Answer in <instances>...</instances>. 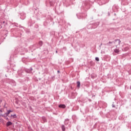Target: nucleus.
<instances>
[{
    "mask_svg": "<svg viewBox=\"0 0 131 131\" xmlns=\"http://www.w3.org/2000/svg\"><path fill=\"white\" fill-rule=\"evenodd\" d=\"M43 119L44 121H46V120H45V117H43Z\"/></svg>",
    "mask_w": 131,
    "mask_h": 131,
    "instance_id": "16",
    "label": "nucleus"
},
{
    "mask_svg": "<svg viewBox=\"0 0 131 131\" xmlns=\"http://www.w3.org/2000/svg\"><path fill=\"white\" fill-rule=\"evenodd\" d=\"M128 47H126L124 48L123 51H128Z\"/></svg>",
    "mask_w": 131,
    "mask_h": 131,
    "instance_id": "11",
    "label": "nucleus"
},
{
    "mask_svg": "<svg viewBox=\"0 0 131 131\" xmlns=\"http://www.w3.org/2000/svg\"><path fill=\"white\" fill-rule=\"evenodd\" d=\"M1 122H4V120L3 119H0Z\"/></svg>",
    "mask_w": 131,
    "mask_h": 131,
    "instance_id": "15",
    "label": "nucleus"
},
{
    "mask_svg": "<svg viewBox=\"0 0 131 131\" xmlns=\"http://www.w3.org/2000/svg\"><path fill=\"white\" fill-rule=\"evenodd\" d=\"M7 116H5V117H4V118H5V119H6V120H9V118H8Z\"/></svg>",
    "mask_w": 131,
    "mask_h": 131,
    "instance_id": "13",
    "label": "nucleus"
},
{
    "mask_svg": "<svg viewBox=\"0 0 131 131\" xmlns=\"http://www.w3.org/2000/svg\"><path fill=\"white\" fill-rule=\"evenodd\" d=\"M113 107H115L114 105H113Z\"/></svg>",
    "mask_w": 131,
    "mask_h": 131,
    "instance_id": "19",
    "label": "nucleus"
},
{
    "mask_svg": "<svg viewBox=\"0 0 131 131\" xmlns=\"http://www.w3.org/2000/svg\"><path fill=\"white\" fill-rule=\"evenodd\" d=\"M39 46H42V41H40L39 42Z\"/></svg>",
    "mask_w": 131,
    "mask_h": 131,
    "instance_id": "12",
    "label": "nucleus"
},
{
    "mask_svg": "<svg viewBox=\"0 0 131 131\" xmlns=\"http://www.w3.org/2000/svg\"><path fill=\"white\" fill-rule=\"evenodd\" d=\"M58 107L59 108H62V109H65V108H66V105H65V104H60Z\"/></svg>",
    "mask_w": 131,
    "mask_h": 131,
    "instance_id": "2",
    "label": "nucleus"
},
{
    "mask_svg": "<svg viewBox=\"0 0 131 131\" xmlns=\"http://www.w3.org/2000/svg\"><path fill=\"white\" fill-rule=\"evenodd\" d=\"M95 60L98 62V61H100V59L98 58V57H96Z\"/></svg>",
    "mask_w": 131,
    "mask_h": 131,
    "instance_id": "14",
    "label": "nucleus"
},
{
    "mask_svg": "<svg viewBox=\"0 0 131 131\" xmlns=\"http://www.w3.org/2000/svg\"><path fill=\"white\" fill-rule=\"evenodd\" d=\"M77 87L80 88V82L78 81V82H77Z\"/></svg>",
    "mask_w": 131,
    "mask_h": 131,
    "instance_id": "8",
    "label": "nucleus"
},
{
    "mask_svg": "<svg viewBox=\"0 0 131 131\" xmlns=\"http://www.w3.org/2000/svg\"><path fill=\"white\" fill-rule=\"evenodd\" d=\"M114 52H115V53H116L117 54H119V48L117 47V49H114Z\"/></svg>",
    "mask_w": 131,
    "mask_h": 131,
    "instance_id": "3",
    "label": "nucleus"
},
{
    "mask_svg": "<svg viewBox=\"0 0 131 131\" xmlns=\"http://www.w3.org/2000/svg\"><path fill=\"white\" fill-rule=\"evenodd\" d=\"M11 117H13V118H17V115H16V114L11 115Z\"/></svg>",
    "mask_w": 131,
    "mask_h": 131,
    "instance_id": "7",
    "label": "nucleus"
},
{
    "mask_svg": "<svg viewBox=\"0 0 131 131\" xmlns=\"http://www.w3.org/2000/svg\"><path fill=\"white\" fill-rule=\"evenodd\" d=\"M11 112H13V111H12L11 110L7 111V113H5L6 116H9V114H10V113H11Z\"/></svg>",
    "mask_w": 131,
    "mask_h": 131,
    "instance_id": "5",
    "label": "nucleus"
},
{
    "mask_svg": "<svg viewBox=\"0 0 131 131\" xmlns=\"http://www.w3.org/2000/svg\"><path fill=\"white\" fill-rule=\"evenodd\" d=\"M31 70H32V68L31 69Z\"/></svg>",
    "mask_w": 131,
    "mask_h": 131,
    "instance_id": "20",
    "label": "nucleus"
},
{
    "mask_svg": "<svg viewBox=\"0 0 131 131\" xmlns=\"http://www.w3.org/2000/svg\"><path fill=\"white\" fill-rule=\"evenodd\" d=\"M120 42H121V41H120V39H116L114 41V43H115V45H116V47L117 48V47H118V46L120 45Z\"/></svg>",
    "mask_w": 131,
    "mask_h": 131,
    "instance_id": "1",
    "label": "nucleus"
},
{
    "mask_svg": "<svg viewBox=\"0 0 131 131\" xmlns=\"http://www.w3.org/2000/svg\"><path fill=\"white\" fill-rule=\"evenodd\" d=\"M1 117H4V118H5V116H7V115H6V114H2L0 115Z\"/></svg>",
    "mask_w": 131,
    "mask_h": 131,
    "instance_id": "9",
    "label": "nucleus"
},
{
    "mask_svg": "<svg viewBox=\"0 0 131 131\" xmlns=\"http://www.w3.org/2000/svg\"><path fill=\"white\" fill-rule=\"evenodd\" d=\"M61 128H62V130L65 131L66 128H65V126H64V125H62L61 126Z\"/></svg>",
    "mask_w": 131,
    "mask_h": 131,
    "instance_id": "6",
    "label": "nucleus"
},
{
    "mask_svg": "<svg viewBox=\"0 0 131 131\" xmlns=\"http://www.w3.org/2000/svg\"><path fill=\"white\" fill-rule=\"evenodd\" d=\"M12 124H13V123H12V122L11 121H8L6 123V126H10V125H12Z\"/></svg>",
    "mask_w": 131,
    "mask_h": 131,
    "instance_id": "4",
    "label": "nucleus"
},
{
    "mask_svg": "<svg viewBox=\"0 0 131 131\" xmlns=\"http://www.w3.org/2000/svg\"><path fill=\"white\" fill-rule=\"evenodd\" d=\"M56 53H58V51H56Z\"/></svg>",
    "mask_w": 131,
    "mask_h": 131,
    "instance_id": "18",
    "label": "nucleus"
},
{
    "mask_svg": "<svg viewBox=\"0 0 131 131\" xmlns=\"http://www.w3.org/2000/svg\"><path fill=\"white\" fill-rule=\"evenodd\" d=\"M58 73H60V71H57Z\"/></svg>",
    "mask_w": 131,
    "mask_h": 131,
    "instance_id": "17",
    "label": "nucleus"
},
{
    "mask_svg": "<svg viewBox=\"0 0 131 131\" xmlns=\"http://www.w3.org/2000/svg\"><path fill=\"white\" fill-rule=\"evenodd\" d=\"M111 43H113V42L110 41L109 42L107 43L106 45H107V46H111V45H110V44H111Z\"/></svg>",
    "mask_w": 131,
    "mask_h": 131,
    "instance_id": "10",
    "label": "nucleus"
}]
</instances>
